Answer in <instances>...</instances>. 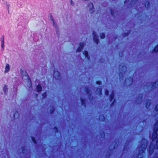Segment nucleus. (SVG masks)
<instances>
[{
  "label": "nucleus",
  "mask_w": 158,
  "mask_h": 158,
  "mask_svg": "<svg viewBox=\"0 0 158 158\" xmlns=\"http://www.w3.org/2000/svg\"><path fill=\"white\" fill-rule=\"evenodd\" d=\"M27 77V78H28V77Z\"/></svg>",
  "instance_id": "31"
},
{
  "label": "nucleus",
  "mask_w": 158,
  "mask_h": 158,
  "mask_svg": "<svg viewBox=\"0 0 158 158\" xmlns=\"http://www.w3.org/2000/svg\"><path fill=\"white\" fill-rule=\"evenodd\" d=\"M36 89L38 92H40L42 90V87L40 85H38L36 87Z\"/></svg>",
  "instance_id": "11"
},
{
  "label": "nucleus",
  "mask_w": 158,
  "mask_h": 158,
  "mask_svg": "<svg viewBox=\"0 0 158 158\" xmlns=\"http://www.w3.org/2000/svg\"><path fill=\"white\" fill-rule=\"evenodd\" d=\"M106 95H108V91H106Z\"/></svg>",
  "instance_id": "23"
},
{
  "label": "nucleus",
  "mask_w": 158,
  "mask_h": 158,
  "mask_svg": "<svg viewBox=\"0 0 158 158\" xmlns=\"http://www.w3.org/2000/svg\"><path fill=\"white\" fill-rule=\"evenodd\" d=\"M93 36L94 41L95 42L96 44H98V43L99 41L98 40L97 33L95 32H93Z\"/></svg>",
  "instance_id": "1"
},
{
  "label": "nucleus",
  "mask_w": 158,
  "mask_h": 158,
  "mask_svg": "<svg viewBox=\"0 0 158 158\" xmlns=\"http://www.w3.org/2000/svg\"><path fill=\"white\" fill-rule=\"evenodd\" d=\"M119 69L121 70V71H122V70H125L126 69V67L125 66H124L121 67V66H120L119 67Z\"/></svg>",
  "instance_id": "12"
},
{
  "label": "nucleus",
  "mask_w": 158,
  "mask_h": 158,
  "mask_svg": "<svg viewBox=\"0 0 158 158\" xmlns=\"http://www.w3.org/2000/svg\"><path fill=\"white\" fill-rule=\"evenodd\" d=\"M10 70V66L8 64H6V65L5 68L4 73H6L9 71Z\"/></svg>",
  "instance_id": "6"
},
{
  "label": "nucleus",
  "mask_w": 158,
  "mask_h": 158,
  "mask_svg": "<svg viewBox=\"0 0 158 158\" xmlns=\"http://www.w3.org/2000/svg\"><path fill=\"white\" fill-rule=\"evenodd\" d=\"M1 48L2 49H3L4 48V41H2V44H1Z\"/></svg>",
  "instance_id": "16"
},
{
  "label": "nucleus",
  "mask_w": 158,
  "mask_h": 158,
  "mask_svg": "<svg viewBox=\"0 0 158 158\" xmlns=\"http://www.w3.org/2000/svg\"><path fill=\"white\" fill-rule=\"evenodd\" d=\"M3 90L5 94H6L8 90V86L7 85H4L3 88Z\"/></svg>",
  "instance_id": "9"
},
{
  "label": "nucleus",
  "mask_w": 158,
  "mask_h": 158,
  "mask_svg": "<svg viewBox=\"0 0 158 158\" xmlns=\"http://www.w3.org/2000/svg\"><path fill=\"white\" fill-rule=\"evenodd\" d=\"M54 77L56 79H59L60 78L59 73L57 71L55 72L54 73Z\"/></svg>",
  "instance_id": "5"
},
{
  "label": "nucleus",
  "mask_w": 158,
  "mask_h": 158,
  "mask_svg": "<svg viewBox=\"0 0 158 158\" xmlns=\"http://www.w3.org/2000/svg\"><path fill=\"white\" fill-rule=\"evenodd\" d=\"M149 4V2H147L146 3V4H145V6H147L148 7V5H147V4Z\"/></svg>",
  "instance_id": "24"
},
{
  "label": "nucleus",
  "mask_w": 158,
  "mask_h": 158,
  "mask_svg": "<svg viewBox=\"0 0 158 158\" xmlns=\"http://www.w3.org/2000/svg\"><path fill=\"white\" fill-rule=\"evenodd\" d=\"M157 128H158V123L157 124Z\"/></svg>",
  "instance_id": "28"
},
{
  "label": "nucleus",
  "mask_w": 158,
  "mask_h": 158,
  "mask_svg": "<svg viewBox=\"0 0 158 158\" xmlns=\"http://www.w3.org/2000/svg\"><path fill=\"white\" fill-rule=\"evenodd\" d=\"M154 51L155 52H158V45L155 48L154 50Z\"/></svg>",
  "instance_id": "14"
},
{
  "label": "nucleus",
  "mask_w": 158,
  "mask_h": 158,
  "mask_svg": "<svg viewBox=\"0 0 158 158\" xmlns=\"http://www.w3.org/2000/svg\"><path fill=\"white\" fill-rule=\"evenodd\" d=\"M98 94H100L101 93V90L100 89H98Z\"/></svg>",
  "instance_id": "17"
},
{
  "label": "nucleus",
  "mask_w": 158,
  "mask_h": 158,
  "mask_svg": "<svg viewBox=\"0 0 158 158\" xmlns=\"http://www.w3.org/2000/svg\"><path fill=\"white\" fill-rule=\"evenodd\" d=\"M154 131L152 134V138L154 140L156 138L157 136V134L156 131L157 130V129H156V127L154 128Z\"/></svg>",
  "instance_id": "3"
},
{
  "label": "nucleus",
  "mask_w": 158,
  "mask_h": 158,
  "mask_svg": "<svg viewBox=\"0 0 158 158\" xmlns=\"http://www.w3.org/2000/svg\"><path fill=\"white\" fill-rule=\"evenodd\" d=\"M97 84L98 85H100L101 84V82L100 81H97Z\"/></svg>",
  "instance_id": "21"
},
{
  "label": "nucleus",
  "mask_w": 158,
  "mask_h": 158,
  "mask_svg": "<svg viewBox=\"0 0 158 158\" xmlns=\"http://www.w3.org/2000/svg\"><path fill=\"white\" fill-rule=\"evenodd\" d=\"M85 44L83 42L80 43V46L77 50V52H79L81 51L83 49L84 46Z\"/></svg>",
  "instance_id": "2"
},
{
  "label": "nucleus",
  "mask_w": 158,
  "mask_h": 158,
  "mask_svg": "<svg viewBox=\"0 0 158 158\" xmlns=\"http://www.w3.org/2000/svg\"><path fill=\"white\" fill-rule=\"evenodd\" d=\"M110 101H112V98H113V95H112L110 96Z\"/></svg>",
  "instance_id": "22"
},
{
  "label": "nucleus",
  "mask_w": 158,
  "mask_h": 158,
  "mask_svg": "<svg viewBox=\"0 0 158 158\" xmlns=\"http://www.w3.org/2000/svg\"><path fill=\"white\" fill-rule=\"evenodd\" d=\"M156 143L157 144H158V139H157V141H156Z\"/></svg>",
  "instance_id": "26"
},
{
  "label": "nucleus",
  "mask_w": 158,
  "mask_h": 158,
  "mask_svg": "<svg viewBox=\"0 0 158 158\" xmlns=\"http://www.w3.org/2000/svg\"><path fill=\"white\" fill-rule=\"evenodd\" d=\"M157 86H158V81L153 85V86L155 87H156Z\"/></svg>",
  "instance_id": "15"
},
{
  "label": "nucleus",
  "mask_w": 158,
  "mask_h": 158,
  "mask_svg": "<svg viewBox=\"0 0 158 158\" xmlns=\"http://www.w3.org/2000/svg\"><path fill=\"white\" fill-rule=\"evenodd\" d=\"M70 3L72 6H73L74 5V2L72 0L71 1Z\"/></svg>",
  "instance_id": "20"
},
{
  "label": "nucleus",
  "mask_w": 158,
  "mask_h": 158,
  "mask_svg": "<svg viewBox=\"0 0 158 158\" xmlns=\"http://www.w3.org/2000/svg\"><path fill=\"white\" fill-rule=\"evenodd\" d=\"M100 37L101 39H103L105 37V35L103 33H101L100 34Z\"/></svg>",
  "instance_id": "13"
},
{
  "label": "nucleus",
  "mask_w": 158,
  "mask_h": 158,
  "mask_svg": "<svg viewBox=\"0 0 158 158\" xmlns=\"http://www.w3.org/2000/svg\"><path fill=\"white\" fill-rule=\"evenodd\" d=\"M51 20L52 21V23L53 26L56 29H57L58 28L57 24L55 23L54 19L52 17H51Z\"/></svg>",
  "instance_id": "7"
},
{
  "label": "nucleus",
  "mask_w": 158,
  "mask_h": 158,
  "mask_svg": "<svg viewBox=\"0 0 158 158\" xmlns=\"http://www.w3.org/2000/svg\"><path fill=\"white\" fill-rule=\"evenodd\" d=\"M83 55L85 56L88 59H89V56L88 52L87 51H84L83 52Z\"/></svg>",
  "instance_id": "10"
},
{
  "label": "nucleus",
  "mask_w": 158,
  "mask_h": 158,
  "mask_svg": "<svg viewBox=\"0 0 158 158\" xmlns=\"http://www.w3.org/2000/svg\"><path fill=\"white\" fill-rule=\"evenodd\" d=\"M42 96L43 98H44L46 96V94L45 93H44L43 94Z\"/></svg>",
  "instance_id": "18"
},
{
  "label": "nucleus",
  "mask_w": 158,
  "mask_h": 158,
  "mask_svg": "<svg viewBox=\"0 0 158 158\" xmlns=\"http://www.w3.org/2000/svg\"><path fill=\"white\" fill-rule=\"evenodd\" d=\"M89 11L91 13H93L94 11V7L93 6V4L92 3H90L89 4Z\"/></svg>",
  "instance_id": "4"
},
{
  "label": "nucleus",
  "mask_w": 158,
  "mask_h": 158,
  "mask_svg": "<svg viewBox=\"0 0 158 158\" xmlns=\"http://www.w3.org/2000/svg\"><path fill=\"white\" fill-rule=\"evenodd\" d=\"M19 113L17 111H15L14 112V114L13 115V117L14 119H17L19 118Z\"/></svg>",
  "instance_id": "8"
},
{
  "label": "nucleus",
  "mask_w": 158,
  "mask_h": 158,
  "mask_svg": "<svg viewBox=\"0 0 158 158\" xmlns=\"http://www.w3.org/2000/svg\"><path fill=\"white\" fill-rule=\"evenodd\" d=\"M24 74H25V75H26V74H26V73L25 72H24Z\"/></svg>",
  "instance_id": "29"
},
{
  "label": "nucleus",
  "mask_w": 158,
  "mask_h": 158,
  "mask_svg": "<svg viewBox=\"0 0 158 158\" xmlns=\"http://www.w3.org/2000/svg\"><path fill=\"white\" fill-rule=\"evenodd\" d=\"M81 101L82 102V104H84V102H83V101L82 100H81Z\"/></svg>",
  "instance_id": "27"
},
{
  "label": "nucleus",
  "mask_w": 158,
  "mask_h": 158,
  "mask_svg": "<svg viewBox=\"0 0 158 158\" xmlns=\"http://www.w3.org/2000/svg\"><path fill=\"white\" fill-rule=\"evenodd\" d=\"M156 109L157 110H158V105L156 106Z\"/></svg>",
  "instance_id": "25"
},
{
  "label": "nucleus",
  "mask_w": 158,
  "mask_h": 158,
  "mask_svg": "<svg viewBox=\"0 0 158 158\" xmlns=\"http://www.w3.org/2000/svg\"><path fill=\"white\" fill-rule=\"evenodd\" d=\"M54 110V109L53 108H52V111Z\"/></svg>",
  "instance_id": "30"
},
{
  "label": "nucleus",
  "mask_w": 158,
  "mask_h": 158,
  "mask_svg": "<svg viewBox=\"0 0 158 158\" xmlns=\"http://www.w3.org/2000/svg\"><path fill=\"white\" fill-rule=\"evenodd\" d=\"M32 139V141L34 143H36V142L35 141V140L34 139V138H33V137H32L31 138Z\"/></svg>",
  "instance_id": "19"
}]
</instances>
